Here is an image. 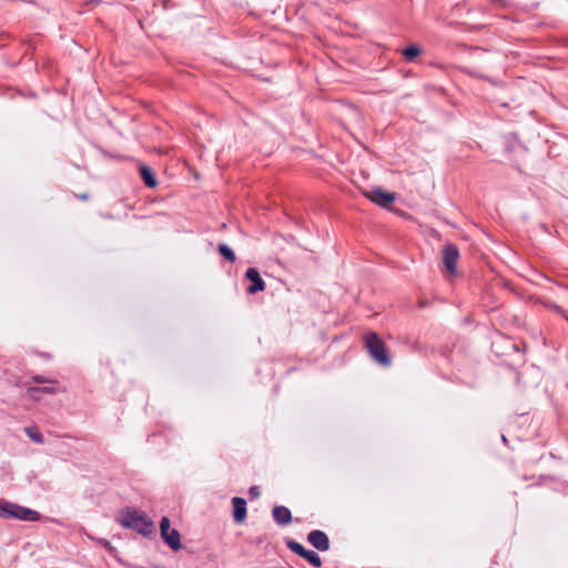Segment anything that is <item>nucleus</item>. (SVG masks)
<instances>
[{
  "label": "nucleus",
  "mask_w": 568,
  "mask_h": 568,
  "mask_svg": "<svg viewBox=\"0 0 568 568\" xmlns=\"http://www.w3.org/2000/svg\"><path fill=\"white\" fill-rule=\"evenodd\" d=\"M119 523L121 526L134 529L144 536H149L154 532L153 521L148 519L146 516L142 515L138 510H126L120 516Z\"/></svg>",
  "instance_id": "obj_1"
},
{
  "label": "nucleus",
  "mask_w": 568,
  "mask_h": 568,
  "mask_svg": "<svg viewBox=\"0 0 568 568\" xmlns=\"http://www.w3.org/2000/svg\"><path fill=\"white\" fill-rule=\"evenodd\" d=\"M0 517L6 519L17 518L21 520L36 521L40 518V515L36 510L7 500H0Z\"/></svg>",
  "instance_id": "obj_2"
},
{
  "label": "nucleus",
  "mask_w": 568,
  "mask_h": 568,
  "mask_svg": "<svg viewBox=\"0 0 568 568\" xmlns=\"http://www.w3.org/2000/svg\"><path fill=\"white\" fill-rule=\"evenodd\" d=\"M365 343L371 356L377 363H379L383 366L390 365V357L387 354L385 344L375 333L367 334Z\"/></svg>",
  "instance_id": "obj_3"
},
{
  "label": "nucleus",
  "mask_w": 568,
  "mask_h": 568,
  "mask_svg": "<svg viewBox=\"0 0 568 568\" xmlns=\"http://www.w3.org/2000/svg\"><path fill=\"white\" fill-rule=\"evenodd\" d=\"M160 532L164 542L172 549H181V536L176 529H171V523L168 517H163L160 523Z\"/></svg>",
  "instance_id": "obj_4"
},
{
  "label": "nucleus",
  "mask_w": 568,
  "mask_h": 568,
  "mask_svg": "<svg viewBox=\"0 0 568 568\" xmlns=\"http://www.w3.org/2000/svg\"><path fill=\"white\" fill-rule=\"evenodd\" d=\"M364 195L382 207H388L396 199L394 193L386 192L378 187L365 191Z\"/></svg>",
  "instance_id": "obj_5"
},
{
  "label": "nucleus",
  "mask_w": 568,
  "mask_h": 568,
  "mask_svg": "<svg viewBox=\"0 0 568 568\" xmlns=\"http://www.w3.org/2000/svg\"><path fill=\"white\" fill-rule=\"evenodd\" d=\"M287 546H288V548L293 552H295V554L300 555L301 557L305 558L314 567H320L321 566L322 561H321L320 556L316 552H314L312 550L305 549L303 545H301L297 541H293V540L288 541Z\"/></svg>",
  "instance_id": "obj_6"
},
{
  "label": "nucleus",
  "mask_w": 568,
  "mask_h": 568,
  "mask_svg": "<svg viewBox=\"0 0 568 568\" xmlns=\"http://www.w3.org/2000/svg\"><path fill=\"white\" fill-rule=\"evenodd\" d=\"M459 258V252L453 244L445 245L443 250V261L449 273H456V265Z\"/></svg>",
  "instance_id": "obj_7"
},
{
  "label": "nucleus",
  "mask_w": 568,
  "mask_h": 568,
  "mask_svg": "<svg viewBox=\"0 0 568 568\" xmlns=\"http://www.w3.org/2000/svg\"><path fill=\"white\" fill-rule=\"evenodd\" d=\"M245 276L247 280L252 282V285L247 287V293L255 294L257 292H262L265 290V282L263 281L256 268L250 267L246 271Z\"/></svg>",
  "instance_id": "obj_8"
},
{
  "label": "nucleus",
  "mask_w": 568,
  "mask_h": 568,
  "mask_svg": "<svg viewBox=\"0 0 568 568\" xmlns=\"http://www.w3.org/2000/svg\"><path fill=\"white\" fill-rule=\"evenodd\" d=\"M308 541L318 550L325 551L329 548V541L327 536L320 530H314L308 534Z\"/></svg>",
  "instance_id": "obj_9"
},
{
  "label": "nucleus",
  "mask_w": 568,
  "mask_h": 568,
  "mask_svg": "<svg viewBox=\"0 0 568 568\" xmlns=\"http://www.w3.org/2000/svg\"><path fill=\"white\" fill-rule=\"evenodd\" d=\"M233 504V517L235 523L241 524L246 518V501L241 497H234Z\"/></svg>",
  "instance_id": "obj_10"
},
{
  "label": "nucleus",
  "mask_w": 568,
  "mask_h": 568,
  "mask_svg": "<svg viewBox=\"0 0 568 568\" xmlns=\"http://www.w3.org/2000/svg\"><path fill=\"white\" fill-rule=\"evenodd\" d=\"M273 517L275 521L280 525H287L292 520L290 509L284 506H276L273 509Z\"/></svg>",
  "instance_id": "obj_11"
},
{
  "label": "nucleus",
  "mask_w": 568,
  "mask_h": 568,
  "mask_svg": "<svg viewBox=\"0 0 568 568\" xmlns=\"http://www.w3.org/2000/svg\"><path fill=\"white\" fill-rule=\"evenodd\" d=\"M57 392V388L53 386H47V387H30L28 388V394L30 397L34 399H39L40 393H47V394H54Z\"/></svg>",
  "instance_id": "obj_12"
},
{
  "label": "nucleus",
  "mask_w": 568,
  "mask_h": 568,
  "mask_svg": "<svg viewBox=\"0 0 568 568\" xmlns=\"http://www.w3.org/2000/svg\"><path fill=\"white\" fill-rule=\"evenodd\" d=\"M141 175L143 178V181L144 183L149 186V187H154L156 186V180L151 171L150 168L148 166H142L141 168Z\"/></svg>",
  "instance_id": "obj_13"
},
{
  "label": "nucleus",
  "mask_w": 568,
  "mask_h": 568,
  "mask_svg": "<svg viewBox=\"0 0 568 568\" xmlns=\"http://www.w3.org/2000/svg\"><path fill=\"white\" fill-rule=\"evenodd\" d=\"M219 252L230 262H234L236 258L234 252L226 244H220Z\"/></svg>",
  "instance_id": "obj_14"
},
{
  "label": "nucleus",
  "mask_w": 568,
  "mask_h": 568,
  "mask_svg": "<svg viewBox=\"0 0 568 568\" xmlns=\"http://www.w3.org/2000/svg\"><path fill=\"white\" fill-rule=\"evenodd\" d=\"M26 434L30 437L31 440L39 444L43 443V437L38 429L33 427H28L26 428Z\"/></svg>",
  "instance_id": "obj_15"
},
{
  "label": "nucleus",
  "mask_w": 568,
  "mask_h": 568,
  "mask_svg": "<svg viewBox=\"0 0 568 568\" xmlns=\"http://www.w3.org/2000/svg\"><path fill=\"white\" fill-rule=\"evenodd\" d=\"M420 53V49L417 45H409L404 51L403 54L407 60H413Z\"/></svg>",
  "instance_id": "obj_16"
},
{
  "label": "nucleus",
  "mask_w": 568,
  "mask_h": 568,
  "mask_svg": "<svg viewBox=\"0 0 568 568\" xmlns=\"http://www.w3.org/2000/svg\"><path fill=\"white\" fill-rule=\"evenodd\" d=\"M250 495L253 498H257L260 496V488L257 486H253L250 488Z\"/></svg>",
  "instance_id": "obj_17"
},
{
  "label": "nucleus",
  "mask_w": 568,
  "mask_h": 568,
  "mask_svg": "<svg viewBox=\"0 0 568 568\" xmlns=\"http://www.w3.org/2000/svg\"><path fill=\"white\" fill-rule=\"evenodd\" d=\"M98 542L100 545H102L103 547H105L106 549H112V546H111L110 541H108L105 539H99Z\"/></svg>",
  "instance_id": "obj_18"
},
{
  "label": "nucleus",
  "mask_w": 568,
  "mask_h": 568,
  "mask_svg": "<svg viewBox=\"0 0 568 568\" xmlns=\"http://www.w3.org/2000/svg\"><path fill=\"white\" fill-rule=\"evenodd\" d=\"M33 381L37 382V383H47V382H49L48 379H45L42 376H34Z\"/></svg>",
  "instance_id": "obj_19"
}]
</instances>
